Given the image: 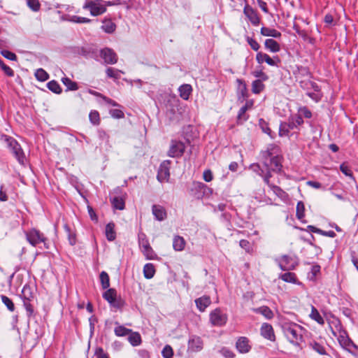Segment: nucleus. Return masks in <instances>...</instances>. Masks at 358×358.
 <instances>
[{
  "label": "nucleus",
  "mask_w": 358,
  "mask_h": 358,
  "mask_svg": "<svg viewBox=\"0 0 358 358\" xmlns=\"http://www.w3.org/2000/svg\"><path fill=\"white\" fill-rule=\"evenodd\" d=\"M260 157L264 166L267 170L265 174L263 173L262 177L266 184L270 187V185H273L270 183L269 180L271 177V171L280 172L282 167V157L281 155L280 148L276 144H269L267 145L266 150L261 151Z\"/></svg>",
  "instance_id": "f257e3e1"
},
{
  "label": "nucleus",
  "mask_w": 358,
  "mask_h": 358,
  "mask_svg": "<svg viewBox=\"0 0 358 358\" xmlns=\"http://www.w3.org/2000/svg\"><path fill=\"white\" fill-rule=\"evenodd\" d=\"M115 4V3L109 1L86 0L83 6V8L89 10L91 15L96 17L105 13L107 6Z\"/></svg>",
  "instance_id": "f03ea898"
},
{
  "label": "nucleus",
  "mask_w": 358,
  "mask_h": 358,
  "mask_svg": "<svg viewBox=\"0 0 358 358\" xmlns=\"http://www.w3.org/2000/svg\"><path fill=\"white\" fill-rule=\"evenodd\" d=\"M283 332L289 340L293 344H299L302 341L301 326L296 323H284L282 326Z\"/></svg>",
  "instance_id": "7ed1b4c3"
},
{
  "label": "nucleus",
  "mask_w": 358,
  "mask_h": 358,
  "mask_svg": "<svg viewBox=\"0 0 358 358\" xmlns=\"http://www.w3.org/2000/svg\"><path fill=\"white\" fill-rule=\"evenodd\" d=\"M5 141L7 143V147L17 162L20 164H24L26 161V157L19 143L14 138L7 136H5Z\"/></svg>",
  "instance_id": "20e7f679"
},
{
  "label": "nucleus",
  "mask_w": 358,
  "mask_h": 358,
  "mask_svg": "<svg viewBox=\"0 0 358 358\" xmlns=\"http://www.w3.org/2000/svg\"><path fill=\"white\" fill-rule=\"evenodd\" d=\"M26 239L28 243L35 247L40 243H43L45 248H48L47 245L48 238L45 236V234L41 232L39 230L32 228L28 231L24 232Z\"/></svg>",
  "instance_id": "39448f33"
},
{
  "label": "nucleus",
  "mask_w": 358,
  "mask_h": 358,
  "mask_svg": "<svg viewBox=\"0 0 358 358\" xmlns=\"http://www.w3.org/2000/svg\"><path fill=\"white\" fill-rule=\"evenodd\" d=\"M303 120L300 115H296L289 119L288 122H281L279 127V136L280 137L288 136L289 131L303 124Z\"/></svg>",
  "instance_id": "423d86ee"
},
{
  "label": "nucleus",
  "mask_w": 358,
  "mask_h": 358,
  "mask_svg": "<svg viewBox=\"0 0 358 358\" xmlns=\"http://www.w3.org/2000/svg\"><path fill=\"white\" fill-rule=\"evenodd\" d=\"M138 243L141 252L147 259H155L156 254L151 248L148 240L144 234H138Z\"/></svg>",
  "instance_id": "0eeeda50"
},
{
  "label": "nucleus",
  "mask_w": 358,
  "mask_h": 358,
  "mask_svg": "<svg viewBox=\"0 0 358 358\" xmlns=\"http://www.w3.org/2000/svg\"><path fill=\"white\" fill-rule=\"evenodd\" d=\"M298 264V259L296 257L283 255L278 259V265L282 271L294 270Z\"/></svg>",
  "instance_id": "6e6552de"
},
{
  "label": "nucleus",
  "mask_w": 358,
  "mask_h": 358,
  "mask_svg": "<svg viewBox=\"0 0 358 358\" xmlns=\"http://www.w3.org/2000/svg\"><path fill=\"white\" fill-rule=\"evenodd\" d=\"M185 150V145L180 141L172 140L169 150L168 151V156L171 157H180Z\"/></svg>",
  "instance_id": "1a4fd4ad"
},
{
  "label": "nucleus",
  "mask_w": 358,
  "mask_h": 358,
  "mask_svg": "<svg viewBox=\"0 0 358 358\" xmlns=\"http://www.w3.org/2000/svg\"><path fill=\"white\" fill-rule=\"evenodd\" d=\"M170 160H164L159 166L157 178L160 182H169L170 178Z\"/></svg>",
  "instance_id": "9d476101"
},
{
  "label": "nucleus",
  "mask_w": 358,
  "mask_h": 358,
  "mask_svg": "<svg viewBox=\"0 0 358 358\" xmlns=\"http://www.w3.org/2000/svg\"><path fill=\"white\" fill-rule=\"evenodd\" d=\"M210 320L213 325L221 327L226 324L227 316L220 309L217 308L210 313Z\"/></svg>",
  "instance_id": "9b49d317"
},
{
  "label": "nucleus",
  "mask_w": 358,
  "mask_h": 358,
  "mask_svg": "<svg viewBox=\"0 0 358 358\" xmlns=\"http://www.w3.org/2000/svg\"><path fill=\"white\" fill-rule=\"evenodd\" d=\"M101 57L104 60V62L108 64H114L117 62V55L113 50L105 48L100 52Z\"/></svg>",
  "instance_id": "f8f14e48"
},
{
  "label": "nucleus",
  "mask_w": 358,
  "mask_h": 358,
  "mask_svg": "<svg viewBox=\"0 0 358 358\" xmlns=\"http://www.w3.org/2000/svg\"><path fill=\"white\" fill-rule=\"evenodd\" d=\"M236 348L240 353L248 352L251 349L249 339L245 336L240 337L236 341Z\"/></svg>",
  "instance_id": "ddd939ff"
},
{
  "label": "nucleus",
  "mask_w": 358,
  "mask_h": 358,
  "mask_svg": "<svg viewBox=\"0 0 358 358\" xmlns=\"http://www.w3.org/2000/svg\"><path fill=\"white\" fill-rule=\"evenodd\" d=\"M260 332L261 335L264 338L268 339L271 341H274L275 340L274 330L271 324L268 323H264L261 327Z\"/></svg>",
  "instance_id": "4468645a"
},
{
  "label": "nucleus",
  "mask_w": 358,
  "mask_h": 358,
  "mask_svg": "<svg viewBox=\"0 0 358 358\" xmlns=\"http://www.w3.org/2000/svg\"><path fill=\"white\" fill-rule=\"evenodd\" d=\"M188 348L192 352H199L203 348V341L199 336H193L188 341Z\"/></svg>",
  "instance_id": "2eb2a0df"
},
{
  "label": "nucleus",
  "mask_w": 358,
  "mask_h": 358,
  "mask_svg": "<svg viewBox=\"0 0 358 358\" xmlns=\"http://www.w3.org/2000/svg\"><path fill=\"white\" fill-rule=\"evenodd\" d=\"M294 74L296 81L299 82L300 80H304L311 78V73L308 68L302 66H298L296 70L294 71Z\"/></svg>",
  "instance_id": "dca6fc26"
},
{
  "label": "nucleus",
  "mask_w": 358,
  "mask_h": 358,
  "mask_svg": "<svg viewBox=\"0 0 358 358\" xmlns=\"http://www.w3.org/2000/svg\"><path fill=\"white\" fill-rule=\"evenodd\" d=\"M300 87L307 92H310V90H313L315 92H320V88L317 85V84L310 80V78H307L304 80H300L299 82Z\"/></svg>",
  "instance_id": "f3484780"
},
{
  "label": "nucleus",
  "mask_w": 358,
  "mask_h": 358,
  "mask_svg": "<svg viewBox=\"0 0 358 358\" xmlns=\"http://www.w3.org/2000/svg\"><path fill=\"white\" fill-rule=\"evenodd\" d=\"M243 13L249 19L251 23L254 25H257L259 23V18L255 10L248 5L244 7Z\"/></svg>",
  "instance_id": "a211bd4d"
},
{
  "label": "nucleus",
  "mask_w": 358,
  "mask_h": 358,
  "mask_svg": "<svg viewBox=\"0 0 358 358\" xmlns=\"http://www.w3.org/2000/svg\"><path fill=\"white\" fill-rule=\"evenodd\" d=\"M328 323L331 331L334 336H336L344 330L341 321L336 317H332L331 320H329Z\"/></svg>",
  "instance_id": "6ab92c4d"
},
{
  "label": "nucleus",
  "mask_w": 358,
  "mask_h": 358,
  "mask_svg": "<svg viewBox=\"0 0 358 358\" xmlns=\"http://www.w3.org/2000/svg\"><path fill=\"white\" fill-rule=\"evenodd\" d=\"M152 211L155 217L159 221H162L166 218V211L164 207L160 205H153Z\"/></svg>",
  "instance_id": "aec40b11"
},
{
  "label": "nucleus",
  "mask_w": 358,
  "mask_h": 358,
  "mask_svg": "<svg viewBox=\"0 0 358 358\" xmlns=\"http://www.w3.org/2000/svg\"><path fill=\"white\" fill-rule=\"evenodd\" d=\"M195 303L197 307V308L201 311L203 312L206 308L210 306L211 303V300L209 296H203L200 298H198L195 300Z\"/></svg>",
  "instance_id": "412c9836"
},
{
  "label": "nucleus",
  "mask_w": 358,
  "mask_h": 358,
  "mask_svg": "<svg viewBox=\"0 0 358 358\" xmlns=\"http://www.w3.org/2000/svg\"><path fill=\"white\" fill-rule=\"evenodd\" d=\"M124 197L122 196H115L110 199L113 207L117 210H122L125 207Z\"/></svg>",
  "instance_id": "4be33fe9"
},
{
  "label": "nucleus",
  "mask_w": 358,
  "mask_h": 358,
  "mask_svg": "<svg viewBox=\"0 0 358 358\" xmlns=\"http://www.w3.org/2000/svg\"><path fill=\"white\" fill-rule=\"evenodd\" d=\"M186 242L183 237L176 236L173 240V248L176 251H182L185 249Z\"/></svg>",
  "instance_id": "5701e85b"
},
{
  "label": "nucleus",
  "mask_w": 358,
  "mask_h": 358,
  "mask_svg": "<svg viewBox=\"0 0 358 358\" xmlns=\"http://www.w3.org/2000/svg\"><path fill=\"white\" fill-rule=\"evenodd\" d=\"M261 34L264 36H271L278 38L281 36V33L275 29L263 27L261 28Z\"/></svg>",
  "instance_id": "b1692460"
},
{
  "label": "nucleus",
  "mask_w": 358,
  "mask_h": 358,
  "mask_svg": "<svg viewBox=\"0 0 358 358\" xmlns=\"http://www.w3.org/2000/svg\"><path fill=\"white\" fill-rule=\"evenodd\" d=\"M106 236L108 241H113L116 238V233L115 231V224L113 222H110L106 226L105 229Z\"/></svg>",
  "instance_id": "393cba45"
},
{
  "label": "nucleus",
  "mask_w": 358,
  "mask_h": 358,
  "mask_svg": "<svg viewBox=\"0 0 358 358\" xmlns=\"http://www.w3.org/2000/svg\"><path fill=\"white\" fill-rule=\"evenodd\" d=\"M265 48L272 52H278L280 50L279 43L272 38L266 39L264 42Z\"/></svg>",
  "instance_id": "a878e982"
},
{
  "label": "nucleus",
  "mask_w": 358,
  "mask_h": 358,
  "mask_svg": "<svg viewBox=\"0 0 358 358\" xmlns=\"http://www.w3.org/2000/svg\"><path fill=\"white\" fill-rule=\"evenodd\" d=\"M237 83L239 84L238 92V99L241 98L245 99L248 97V89L245 83L241 79H237Z\"/></svg>",
  "instance_id": "bb28decb"
},
{
  "label": "nucleus",
  "mask_w": 358,
  "mask_h": 358,
  "mask_svg": "<svg viewBox=\"0 0 358 358\" xmlns=\"http://www.w3.org/2000/svg\"><path fill=\"white\" fill-rule=\"evenodd\" d=\"M178 90L180 97L184 100H187L192 91V88L190 85L184 84L179 87Z\"/></svg>",
  "instance_id": "cd10ccee"
},
{
  "label": "nucleus",
  "mask_w": 358,
  "mask_h": 358,
  "mask_svg": "<svg viewBox=\"0 0 358 358\" xmlns=\"http://www.w3.org/2000/svg\"><path fill=\"white\" fill-rule=\"evenodd\" d=\"M156 270L155 266L151 263H148L143 266V275L146 279H151L154 277Z\"/></svg>",
  "instance_id": "c85d7f7f"
},
{
  "label": "nucleus",
  "mask_w": 358,
  "mask_h": 358,
  "mask_svg": "<svg viewBox=\"0 0 358 358\" xmlns=\"http://www.w3.org/2000/svg\"><path fill=\"white\" fill-rule=\"evenodd\" d=\"M280 278L286 282H290L293 284L297 283V278L294 273L287 272L280 275Z\"/></svg>",
  "instance_id": "c756f323"
},
{
  "label": "nucleus",
  "mask_w": 358,
  "mask_h": 358,
  "mask_svg": "<svg viewBox=\"0 0 358 358\" xmlns=\"http://www.w3.org/2000/svg\"><path fill=\"white\" fill-rule=\"evenodd\" d=\"M310 317L316 321L320 324H324V320L323 317L320 315L319 311L317 310V308L312 306H311V313L310 314Z\"/></svg>",
  "instance_id": "7c9ffc66"
},
{
  "label": "nucleus",
  "mask_w": 358,
  "mask_h": 358,
  "mask_svg": "<svg viewBox=\"0 0 358 358\" xmlns=\"http://www.w3.org/2000/svg\"><path fill=\"white\" fill-rule=\"evenodd\" d=\"M257 313H260L264 315L266 319L270 320L273 317V313L267 306H262L255 310Z\"/></svg>",
  "instance_id": "2f4dec72"
},
{
  "label": "nucleus",
  "mask_w": 358,
  "mask_h": 358,
  "mask_svg": "<svg viewBox=\"0 0 358 358\" xmlns=\"http://www.w3.org/2000/svg\"><path fill=\"white\" fill-rule=\"evenodd\" d=\"M269 187L273 192V193L282 200H285L287 198V194L280 187L273 184L272 185H270Z\"/></svg>",
  "instance_id": "473e14b6"
},
{
  "label": "nucleus",
  "mask_w": 358,
  "mask_h": 358,
  "mask_svg": "<svg viewBox=\"0 0 358 358\" xmlns=\"http://www.w3.org/2000/svg\"><path fill=\"white\" fill-rule=\"evenodd\" d=\"M117 292L113 288L108 289L103 294V298L108 302V303H112V301L114 299L117 297Z\"/></svg>",
  "instance_id": "72a5a7b5"
},
{
  "label": "nucleus",
  "mask_w": 358,
  "mask_h": 358,
  "mask_svg": "<svg viewBox=\"0 0 358 358\" xmlns=\"http://www.w3.org/2000/svg\"><path fill=\"white\" fill-rule=\"evenodd\" d=\"M337 338L340 345L343 348L345 345H346L347 343H349V341L350 338H349L348 333L345 330H343V331H341V333L336 334L334 336Z\"/></svg>",
  "instance_id": "f704fd0d"
},
{
  "label": "nucleus",
  "mask_w": 358,
  "mask_h": 358,
  "mask_svg": "<svg viewBox=\"0 0 358 358\" xmlns=\"http://www.w3.org/2000/svg\"><path fill=\"white\" fill-rule=\"evenodd\" d=\"M116 25L111 20H104L101 29L108 34H111L115 31Z\"/></svg>",
  "instance_id": "c9c22d12"
},
{
  "label": "nucleus",
  "mask_w": 358,
  "mask_h": 358,
  "mask_svg": "<svg viewBox=\"0 0 358 358\" xmlns=\"http://www.w3.org/2000/svg\"><path fill=\"white\" fill-rule=\"evenodd\" d=\"M264 89L262 80H255L252 83V91L254 94H259Z\"/></svg>",
  "instance_id": "e433bc0d"
},
{
  "label": "nucleus",
  "mask_w": 358,
  "mask_h": 358,
  "mask_svg": "<svg viewBox=\"0 0 358 358\" xmlns=\"http://www.w3.org/2000/svg\"><path fill=\"white\" fill-rule=\"evenodd\" d=\"M106 73L108 78H114L115 80L120 78V73H123L122 71L112 67L107 68Z\"/></svg>",
  "instance_id": "4c0bfd02"
},
{
  "label": "nucleus",
  "mask_w": 358,
  "mask_h": 358,
  "mask_svg": "<svg viewBox=\"0 0 358 358\" xmlns=\"http://www.w3.org/2000/svg\"><path fill=\"white\" fill-rule=\"evenodd\" d=\"M128 340L130 342V343L134 346L138 345L141 342V336L137 332L131 331L129 334Z\"/></svg>",
  "instance_id": "58836bf2"
},
{
  "label": "nucleus",
  "mask_w": 358,
  "mask_h": 358,
  "mask_svg": "<svg viewBox=\"0 0 358 358\" xmlns=\"http://www.w3.org/2000/svg\"><path fill=\"white\" fill-rule=\"evenodd\" d=\"M47 87L48 90L57 94H61L62 92V90L59 84L55 80H51L48 82L47 84Z\"/></svg>",
  "instance_id": "ea45409f"
},
{
  "label": "nucleus",
  "mask_w": 358,
  "mask_h": 358,
  "mask_svg": "<svg viewBox=\"0 0 358 358\" xmlns=\"http://www.w3.org/2000/svg\"><path fill=\"white\" fill-rule=\"evenodd\" d=\"M22 296L24 299V301H31V299L34 298V294L31 292L30 286L25 285L23 287L22 290Z\"/></svg>",
  "instance_id": "a19ab883"
},
{
  "label": "nucleus",
  "mask_w": 358,
  "mask_h": 358,
  "mask_svg": "<svg viewBox=\"0 0 358 358\" xmlns=\"http://www.w3.org/2000/svg\"><path fill=\"white\" fill-rule=\"evenodd\" d=\"M102 288L106 289L110 287V278L108 274L106 271H102L99 275Z\"/></svg>",
  "instance_id": "79ce46f5"
},
{
  "label": "nucleus",
  "mask_w": 358,
  "mask_h": 358,
  "mask_svg": "<svg viewBox=\"0 0 358 358\" xmlns=\"http://www.w3.org/2000/svg\"><path fill=\"white\" fill-rule=\"evenodd\" d=\"M63 84L67 87L68 90H77L78 89V85L76 82L72 81L70 78L65 77L62 79Z\"/></svg>",
  "instance_id": "37998d69"
},
{
  "label": "nucleus",
  "mask_w": 358,
  "mask_h": 358,
  "mask_svg": "<svg viewBox=\"0 0 358 358\" xmlns=\"http://www.w3.org/2000/svg\"><path fill=\"white\" fill-rule=\"evenodd\" d=\"M265 62L271 66H278L280 64L281 61L278 56H275L273 57H271L268 55L267 56H264Z\"/></svg>",
  "instance_id": "c03bdc74"
},
{
  "label": "nucleus",
  "mask_w": 358,
  "mask_h": 358,
  "mask_svg": "<svg viewBox=\"0 0 358 358\" xmlns=\"http://www.w3.org/2000/svg\"><path fill=\"white\" fill-rule=\"evenodd\" d=\"M114 332L117 336H125L129 335L131 332V330L127 329L124 326L118 325L115 328Z\"/></svg>",
  "instance_id": "a18cd8bd"
},
{
  "label": "nucleus",
  "mask_w": 358,
  "mask_h": 358,
  "mask_svg": "<svg viewBox=\"0 0 358 358\" xmlns=\"http://www.w3.org/2000/svg\"><path fill=\"white\" fill-rule=\"evenodd\" d=\"M36 78L41 82L45 81L48 79V73L43 69H38L35 72Z\"/></svg>",
  "instance_id": "49530a36"
},
{
  "label": "nucleus",
  "mask_w": 358,
  "mask_h": 358,
  "mask_svg": "<svg viewBox=\"0 0 358 358\" xmlns=\"http://www.w3.org/2000/svg\"><path fill=\"white\" fill-rule=\"evenodd\" d=\"M341 171L345 174L346 176L350 177L353 180H355V177L353 176L352 171H351L350 167L348 166L347 163H343L340 165Z\"/></svg>",
  "instance_id": "de8ad7c7"
},
{
  "label": "nucleus",
  "mask_w": 358,
  "mask_h": 358,
  "mask_svg": "<svg viewBox=\"0 0 358 358\" xmlns=\"http://www.w3.org/2000/svg\"><path fill=\"white\" fill-rule=\"evenodd\" d=\"M343 348L348 350L352 355L355 356L357 355L358 347L352 342L351 339L349 341V343H346V345H345Z\"/></svg>",
  "instance_id": "09e8293b"
},
{
  "label": "nucleus",
  "mask_w": 358,
  "mask_h": 358,
  "mask_svg": "<svg viewBox=\"0 0 358 358\" xmlns=\"http://www.w3.org/2000/svg\"><path fill=\"white\" fill-rule=\"evenodd\" d=\"M305 206L302 201H299L296 205V216L299 220H301L305 216Z\"/></svg>",
  "instance_id": "8fccbe9b"
},
{
  "label": "nucleus",
  "mask_w": 358,
  "mask_h": 358,
  "mask_svg": "<svg viewBox=\"0 0 358 358\" xmlns=\"http://www.w3.org/2000/svg\"><path fill=\"white\" fill-rule=\"evenodd\" d=\"M207 188V186L203 184V182H197V181H194L192 182V187L191 188V191L192 192H194L195 191V192H203L205 189ZM196 194V193H194Z\"/></svg>",
  "instance_id": "3c124183"
},
{
  "label": "nucleus",
  "mask_w": 358,
  "mask_h": 358,
  "mask_svg": "<svg viewBox=\"0 0 358 358\" xmlns=\"http://www.w3.org/2000/svg\"><path fill=\"white\" fill-rule=\"evenodd\" d=\"M89 119L92 124L98 125L100 123L99 113L96 110H92L89 114Z\"/></svg>",
  "instance_id": "603ef678"
},
{
  "label": "nucleus",
  "mask_w": 358,
  "mask_h": 358,
  "mask_svg": "<svg viewBox=\"0 0 358 358\" xmlns=\"http://www.w3.org/2000/svg\"><path fill=\"white\" fill-rule=\"evenodd\" d=\"M1 298L2 303L7 307V308L10 312H13L15 310V306L12 300L5 295H1Z\"/></svg>",
  "instance_id": "864d4df0"
},
{
  "label": "nucleus",
  "mask_w": 358,
  "mask_h": 358,
  "mask_svg": "<svg viewBox=\"0 0 358 358\" xmlns=\"http://www.w3.org/2000/svg\"><path fill=\"white\" fill-rule=\"evenodd\" d=\"M109 304L111 307L120 309L125 305V302L120 296H117L113 300L112 303Z\"/></svg>",
  "instance_id": "5fc2aeb1"
},
{
  "label": "nucleus",
  "mask_w": 358,
  "mask_h": 358,
  "mask_svg": "<svg viewBox=\"0 0 358 358\" xmlns=\"http://www.w3.org/2000/svg\"><path fill=\"white\" fill-rule=\"evenodd\" d=\"M0 68L2 69V71H3L4 73L9 76V77H13L14 76V71L13 70L9 67L8 66H7L3 60L0 59Z\"/></svg>",
  "instance_id": "6e6d98bb"
},
{
  "label": "nucleus",
  "mask_w": 358,
  "mask_h": 358,
  "mask_svg": "<svg viewBox=\"0 0 358 358\" xmlns=\"http://www.w3.org/2000/svg\"><path fill=\"white\" fill-rule=\"evenodd\" d=\"M27 4L34 12L40 10L41 4L38 0H27Z\"/></svg>",
  "instance_id": "4d7b16f0"
},
{
  "label": "nucleus",
  "mask_w": 358,
  "mask_h": 358,
  "mask_svg": "<svg viewBox=\"0 0 358 358\" xmlns=\"http://www.w3.org/2000/svg\"><path fill=\"white\" fill-rule=\"evenodd\" d=\"M260 126L264 133L268 134L272 139L275 138V133H273L271 131V129L268 127V124L266 122H263L262 123H260Z\"/></svg>",
  "instance_id": "13d9d810"
},
{
  "label": "nucleus",
  "mask_w": 358,
  "mask_h": 358,
  "mask_svg": "<svg viewBox=\"0 0 358 358\" xmlns=\"http://www.w3.org/2000/svg\"><path fill=\"white\" fill-rule=\"evenodd\" d=\"M1 54L3 57H4L5 58H6L9 60H11V61L17 60L16 55L10 51H8L6 50H3L1 51Z\"/></svg>",
  "instance_id": "bf43d9fd"
},
{
  "label": "nucleus",
  "mask_w": 358,
  "mask_h": 358,
  "mask_svg": "<svg viewBox=\"0 0 358 358\" xmlns=\"http://www.w3.org/2000/svg\"><path fill=\"white\" fill-rule=\"evenodd\" d=\"M299 115L302 118H310L312 117L311 111L306 106L301 107L299 110Z\"/></svg>",
  "instance_id": "052dcab7"
},
{
  "label": "nucleus",
  "mask_w": 358,
  "mask_h": 358,
  "mask_svg": "<svg viewBox=\"0 0 358 358\" xmlns=\"http://www.w3.org/2000/svg\"><path fill=\"white\" fill-rule=\"evenodd\" d=\"M164 358H171L173 355V349L170 345H166L162 352Z\"/></svg>",
  "instance_id": "680f3d73"
},
{
  "label": "nucleus",
  "mask_w": 358,
  "mask_h": 358,
  "mask_svg": "<svg viewBox=\"0 0 358 358\" xmlns=\"http://www.w3.org/2000/svg\"><path fill=\"white\" fill-rule=\"evenodd\" d=\"M246 41L253 50L257 51L259 49L260 45L256 40L248 36Z\"/></svg>",
  "instance_id": "e2e57ef3"
},
{
  "label": "nucleus",
  "mask_w": 358,
  "mask_h": 358,
  "mask_svg": "<svg viewBox=\"0 0 358 358\" xmlns=\"http://www.w3.org/2000/svg\"><path fill=\"white\" fill-rule=\"evenodd\" d=\"M64 228H65L66 232L68 233V238H69L70 245H74L76 242L75 234L71 233L69 227H68L67 225H65Z\"/></svg>",
  "instance_id": "0e129e2a"
},
{
  "label": "nucleus",
  "mask_w": 358,
  "mask_h": 358,
  "mask_svg": "<svg viewBox=\"0 0 358 358\" xmlns=\"http://www.w3.org/2000/svg\"><path fill=\"white\" fill-rule=\"evenodd\" d=\"M247 110H245V108L241 107L238 111V121L239 122H243L248 119V116L245 115Z\"/></svg>",
  "instance_id": "69168bd1"
},
{
  "label": "nucleus",
  "mask_w": 358,
  "mask_h": 358,
  "mask_svg": "<svg viewBox=\"0 0 358 358\" xmlns=\"http://www.w3.org/2000/svg\"><path fill=\"white\" fill-rule=\"evenodd\" d=\"M220 353L225 358H234L235 356L234 352L227 348H222L220 350Z\"/></svg>",
  "instance_id": "338daca9"
},
{
  "label": "nucleus",
  "mask_w": 358,
  "mask_h": 358,
  "mask_svg": "<svg viewBox=\"0 0 358 358\" xmlns=\"http://www.w3.org/2000/svg\"><path fill=\"white\" fill-rule=\"evenodd\" d=\"M312 347H313V349L315 352L319 353L320 355H325L326 354L325 348L320 343H314L313 344H312Z\"/></svg>",
  "instance_id": "774afa93"
}]
</instances>
